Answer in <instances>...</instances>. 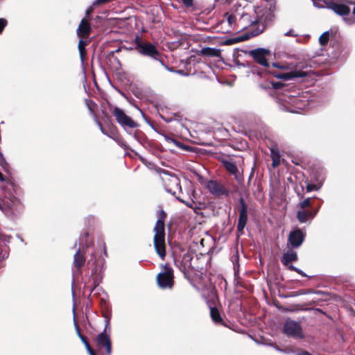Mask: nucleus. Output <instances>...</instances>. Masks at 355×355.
<instances>
[{
  "instance_id": "nucleus-1",
  "label": "nucleus",
  "mask_w": 355,
  "mask_h": 355,
  "mask_svg": "<svg viewBox=\"0 0 355 355\" xmlns=\"http://www.w3.org/2000/svg\"><path fill=\"white\" fill-rule=\"evenodd\" d=\"M268 2V6H259L254 8V20L259 25V30L255 35L261 33L268 21H270L274 17L275 10V3L273 0H266Z\"/></svg>"
},
{
  "instance_id": "nucleus-2",
  "label": "nucleus",
  "mask_w": 355,
  "mask_h": 355,
  "mask_svg": "<svg viewBox=\"0 0 355 355\" xmlns=\"http://www.w3.org/2000/svg\"><path fill=\"white\" fill-rule=\"evenodd\" d=\"M154 246L156 252L162 259H164L166 255L165 250V233L164 223L162 219L157 220L154 227Z\"/></svg>"
},
{
  "instance_id": "nucleus-3",
  "label": "nucleus",
  "mask_w": 355,
  "mask_h": 355,
  "mask_svg": "<svg viewBox=\"0 0 355 355\" xmlns=\"http://www.w3.org/2000/svg\"><path fill=\"white\" fill-rule=\"evenodd\" d=\"M325 5L336 14L343 16L347 24H352L355 22V7L353 9V13L350 14V8L346 5L335 2H325Z\"/></svg>"
},
{
  "instance_id": "nucleus-4",
  "label": "nucleus",
  "mask_w": 355,
  "mask_h": 355,
  "mask_svg": "<svg viewBox=\"0 0 355 355\" xmlns=\"http://www.w3.org/2000/svg\"><path fill=\"white\" fill-rule=\"evenodd\" d=\"M237 15L239 17L237 24V31L244 30L252 25L257 24L254 17H251L241 6L237 7Z\"/></svg>"
},
{
  "instance_id": "nucleus-5",
  "label": "nucleus",
  "mask_w": 355,
  "mask_h": 355,
  "mask_svg": "<svg viewBox=\"0 0 355 355\" xmlns=\"http://www.w3.org/2000/svg\"><path fill=\"white\" fill-rule=\"evenodd\" d=\"M112 114L117 123L122 127H128L130 128L137 127V123L128 116L123 110L115 107L112 110Z\"/></svg>"
},
{
  "instance_id": "nucleus-6",
  "label": "nucleus",
  "mask_w": 355,
  "mask_h": 355,
  "mask_svg": "<svg viewBox=\"0 0 355 355\" xmlns=\"http://www.w3.org/2000/svg\"><path fill=\"white\" fill-rule=\"evenodd\" d=\"M162 179L167 192L176 195L178 192L181 191L180 180L177 176L166 174Z\"/></svg>"
},
{
  "instance_id": "nucleus-7",
  "label": "nucleus",
  "mask_w": 355,
  "mask_h": 355,
  "mask_svg": "<svg viewBox=\"0 0 355 355\" xmlns=\"http://www.w3.org/2000/svg\"><path fill=\"white\" fill-rule=\"evenodd\" d=\"M284 332L288 336L294 338H302L303 336L302 329L300 324L291 320H286L284 326Z\"/></svg>"
},
{
  "instance_id": "nucleus-8",
  "label": "nucleus",
  "mask_w": 355,
  "mask_h": 355,
  "mask_svg": "<svg viewBox=\"0 0 355 355\" xmlns=\"http://www.w3.org/2000/svg\"><path fill=\"white\" fill-rule=\"evenodd\" d=\"M136 49L142 55L150 56L154 59H157L159 51L156 47L150 43H143L137 40Z\"/></svg>"
},
{
  "instance_id": "nucleus-9",
  "label": "nucleus",
  "mask_w": 355,
  "mask_h": 355,
  "mask_svg": "<svg viewBox=\"0 0 355 355\" xmlns=\"http://www.w3.org/2000/svg\"><path fill=\"white\" fill-rule=\"evenodd\" d=\"M249 54L257 63L264 67H268V58L270 56V50L263 48H258L250 51Z\"/></svg>"
},
{
  "instance_id": "nucleus-10",
  "label": "nucleus",
  "mask_w": 355,
  "mask_h": 355,
  "mask_svg": "<svg viewBox=\"0 0 355 355\" xmlns=\"http://www.w3.org/2000/svg\"><path fill=\"white\" fill-rule=\"evenodd\" d=\"M173 270L171 268H166L165 270L157 275V281L158 285L162 288H171L173 284Z\"/></svg>"
},
{
  "instance_id": "nucleus-11",
  "label": "nucleus",
  "mask_w": 355,
  "mask_h": 355,
  "mask_svg": "<svg viewBox=\"0 0 355 355\" xmlns=\"http://www.w3.org/2000/svg\"><path fill=\"white\" fill-rule=\"evenodd\" d=\"M225 19L223 23H227L228 25L227 31L231 32L232 31H237V22L239 17L237 15V7L232 8L229 12H227L224 15Z\"/></svg>"
},
{
  "instance_id": "nucleus-12",
  "label": "nucleus",
  "mask_w": 355,
  "mask_h": 355,
  "mask_svg": "<svg viewBox=\"0 0 355 355\" xmlns=\"http://www.w3.org/2000/svg\"><path fill=\"white\" fill-rule=\"evenodd\" d=\"M304 235L300 230L291 232L288 236V245L293 248H299L304 241Z\"/></svg>"
},
{
  "instance_id": "nucleus-13",
  "label": "nucleus",
  "mask_w": 355,
  "mask_h": 355,
  "mask_svg": "<svg viewBox=\"0 0 355 355\" xmlns=\"http://www.w3.org/2000/svg\"><path fill=\"white\" fill-rule=\"evenodd\" d=\"M271 73H272L275 77L284 80H291L294 78H302L306 76V73L305 71H302L300 70H295L290 72H283V73H275L272 71H270Z\"/></svg>"
},
{
  "instance_id": "nucleus-14",
  "label": "nucleus",
  "mask_w": 355,
  "mask_h": 355,
  "mask_svg": "<svg viewBox=\"0 0 355 355\" xmlns=\"http://www.w3.org/2000/svg\"><path fill=\"white\" fill-rule=\"evenodd\" d=\"M97 345L99 347H105L107 354L111 353V342L108 335L104 331L101 333L96 338Z\"/></svg>"
},
{
  "instance_id": "nucleus-15",
  "label": "nucleus",
  "mask_w": 355,
  "mask_h": 355,
  "mask_svg": "<svg viewBox=\"0 0 355 355\" xmlns=\"http://www.w3.org/2000/svg\"><path fill=\"white\" fill-rule=\"evenodd\" d=\"M91 32L89 22L86 19H83L77 29V35L80 38H87Z\"/></svg>"
},
{
  "instance_id": "nucleus-16",
  "label": "nucleus",
  "mask_w": 355,
  "mask_h": 355,
  "mask_svg": "<svg viewBox=\"0 0 355 355\" xmlns=\"http://www.w3.org/2000/svg\"><path fill=\"white\" fill-rule=\"evenodd\" d=\"M207 188L211 193L217 196H220L225 193L224 187L216 181H209L207 183Z\"/></svg>"
},
{
  "instance_id": "nucleus-17",
  "label": "nucleus",
  "mask_w": 355,
  "mask_h": 355,
  "mask_svg": "<svg viewBox=\"0 0 355 355\" xmlns=\"http://www.w3.org/2000/svg\"><path fill=\"white\" fill-rule=\"evenodd\" d=\"M297 260V252L291 249L288 250L281 259L282 263L285 266H289L291 262Z\"/></svg>"
},
{
  "instance_id": "nucleus-18",
  "label": "nucleus",
  "mask_w": 355,
  "mask_h": 355,
  "mask_svg": "<svg viewBox=\"0 0 355 355\" xmlns=\"http://www.w3.org/2000/svg\"><path fill=\"white\" fill-rule=\"evenodd\" d=\"M248 220V211L245 207H242L240 210V214L238 221L237 230L239 232H242Z\"/></svg>"
},
{
  "instance_id": "nucleus-19",
  "label": "nucleus",
  "mask_w": 355,
  "mask_h": 355,
  "mask_svg": "<svg viewBox=\"0 0 355 355\" xmlns=\"http://www.w3.org/2000/svg\"><path fill=\"white\" fill-rule=\"evenodd\" d=\"M200 54L204 56L211 58H220L221 55L220 51L219 49L210 47L202 48L200 51Z\"/></svg>"
},
{
  "instance_id": "nucleus-20",
  "label": "nucleus",
  "mask_w": 355,
  "mask_h": 355,
  "mask_svg": "<svg viewBox=\"0 0 355 355\" xmlns=\"http://www.w3.org/2000/svg\"><path fill=\"white\" fill-rule=\"evenodd\" d=\"M85 258L83 255L80 254V250H78L73 257V264L78 268H80L85 263Z\"/></svg>"
},
{
  "instance_id": "nucleus-21",
  "label": "nucleus",
  "mask_w": 355,
  "mask_h": 355,
  "mask_svg": "<svg viewBox=\"0 0 355 355\" xmlns=\"http://www.w3.org/2000/svg\"><path fill=\"white\" fill-rule=\"evenodd\" d=\"M315 214H312L309 211H297V218L301 223H305L309 217L313 218Z\"/></svg>"
},
{
  "instance_id": "nucleus-22",
  "label": "nucleus",
  "mask_w": 355,
  "mask_h": 355,
  "mask_svg": "<svg viewBox=\"0 0 355 355\" xmlns=\"http://www.w3.org/2000/svg\"><path fill=\"white\" fill-rule=\"evenodd\" d=\"M210 315H211V317L214 322L218 323L222 321V318L220 317V313L217 309L211 307L210 309Z\"/></svg>"
},
{
  "instance_id": "nucleus-23",
  "label": "nucleus",
  "mask_w": 355,
  "mask_h": 355,
  "mask_svg": "<svg viewBox=\"0 0 355 355\" xmlns=\"http://www.w3.org/2000/svg\"><path fill=\"white\" fill-rule=\"evenodd\" d=\"M87 45V42L83 40V38H80L78 42V51L80 53V57L81 60L83 62L84 57L85 54V46Z\"/></svg>"
},
{
  "instance_id": "nucleus-24",
  "label": "nucleus",
  "mask_w": 355,
  "mask_h": 355,
  "mask_svg": "<svg viewBox=\"0 0 355 355\" xmlns=\"http://www.w3.org/2000/svg\"><path fill=\"white\" fill-rule=\"evenodd\" d=\"M224 165L225 168L232 174H235L237 171L236 166L232 162H225Z\"/></svg>"
},
{
  "instance_id": "nucleus-25",
  "label": "nucleus",
  "mask_w": 355,
  "mask_h": 355,
  "mask_svg": "<svg viewBox=\"0 0 355 355\" xmlns=\"http://www.w3.org/2000/svg\"><path fill=\"white\" fill-rule=\"evenodd\" d=\"M272 166L273 167H276L280 164V156L279 155L272 150Z\"/></svg>"
},
{
  "instance_id": "nucleus-26",
  "label": "nucleus",
  "mask_w": 355,
  "mask_h": 355,
  "mask_svg": "<svg viewBox=\"0 0 355 355\" xmlns=\"http://www.w3.org/2000/svg\"><path fill=\"white\" fill-rule=\"evenodd\" d=\"M329 40V33L325 32L322 33L319 37V42L322 45H324L327 43Z\"/></svg>"
},
{
  "instance_id": "nucleus-27",
  "label": "nucleus",
  "mask_w": 355,
  "mask_h": 355,
  "mask_svg": "<svg viewBox=\"0 0 355 355\" xmlns=\"http://www.w3.org/2000/svg\"><path fill=\"white\" fill-rule=\"evenodd\" d=\"M272 66L275 68L283 69V70H288L291 69L290 65L284 63H272Z\"/></svg>"
},
{
  "instance_id": "nucleus-28",
  "label": "nucleus",
  "mask_w": 355,
  "mask_h": 355,
  "mask_svg": "<svg viewBox=\"0 0 355 355\" xmlns=\"http://www.w3.org/2000/svg\"><path fill=\"white\" fill-rule=\"evenodd\" d=\"M77 329V332H78V336L80 337V338L81 339V340L83 341V343H84L85 346V348L87 350H88L89 349L91 348L90 345H89V343H87V341L86 340L84 336H83L81 335V334L80 333V331H78V327L76 328Z\"/></svg>"
},
{
  "instance_id": "nucleus-29",
  "label": "nucleus",
  "mask_w": 355,
  "mask_h": 355,
  "mask_svg": "<svg viewBox=\"0 0 355 355\" xmlns=\"http://www.w3.org/2000/svg\"><path fill=\"white\" fill-rule=\"evenodd\" d=\"M164 139H165L166 141H167L168 143L174 144L177 146H180L179 142L172 137H170L168 136H164Z\"/></svg>"
},
{
  "instance_id": "nucleus-30",
  "label": "nucleus",
  "mask_w": 355,
  "mask_h": 355,
  "mask_svg": "<svg viewBox=\"0 0 355 355\" xmlns=\"http://www.w3.org/2000/svg\"><path fill=\"white\" fill-rule=\"evenodd\" d=\"M310 205H311L310 198H306L300 203V207L302 209H304L305 207H306L307 206H309Z\"/></svg>"
},
{
  "instance_id": "nucleus-31",
  "label": "nucleus",
  "mask_w": 355,
  "mask_h": 355,
  "mask_svg": "<svg viewBox=\"0 0 355 355\" xmlns=\"http://www.w3.org/2000/svg\"><path fill=\"white\" fill-rule=\"evenodd\" d=\"M288 268H289L290 270L296 271L297 273L302 275V276H306L305 274H304L303 272L301 270L297 268L296 267H295L293 265L288 266Z\"/></svg>"
},
{
  "instance_id": "nucleus-32",
  "label": "nucleus",
  "mask_w": 355,
  "mask_h": 355,
  "mask_svg": "<svg viewBox=\"0 0 355 355\" xmlns=\"http://www.w3.org/2000/svg\"><path fill=\"white\" fill-rule=\"evenodd\" d=\"M7 24V21L4 19H0V33L3 31V28Z\"/></svg>"
},
{
  "instance_id": "nucleus-33",
  "label": "nucleus",
  "mask_w": 355,
  "mask_h": 355,
  "mask_svg": "<svg viewBox=\"0 0 355 355\" xmlns=\"http://www.w3.org/2000/svg\"><path fill=\"white\" fill-rule=\"evenodd\" d=\"M319 188L315 184H308L306 186V191L308 192L312 191L313 190H318Z\"/></svg>"
},
{
  "instance_id": "nucleus-34",
  "label": "nucleus",
  "mask_w": 355,
  "mask_h": 355,
  "mask_svg": "<svg viewBox=\"0 0 355 355\" xmlns=\"http://www.w3.org/2000/svg\"><path fill=\"white\" fill-rule=\"evenodd\" d=\"M111 0H96V1L93 3V6H96L97 5L103 4L110 1Z\"/></svg>"
},
{
  "instance_id": "nucleus-35",
  "label": "nucleus",
  "mask_w": 355,
  "mask_h": 355,
  "mask_svg": "<svg viewBox=\"0 0 355 355\" xmlns=\"http://www.w3.org/2000/svg\"><path fill=\"white\" fill-rule=\"evenodd\" d=\"M0 210L3 212H6V208L4 207V202L3 200L0 198Z\"/></svg>"
},
{
  "instance_id": "nucleus-36",
  "label": "nucleus",
  "mask_w": 355,
  "mask_h": 355,
  "mask_svg": "<svg viewBox=\"0 0 355 355\" xmlns=\"http://www.w3.org/2000/svg\"><path fill=\"white\" fill-rule=\"evenodd\" d=\"M182 1L187 6H191L193 4V0H182Z\"/></svg>"
},
{
  "instance_id": "nucleus-37",
  "label": "nucleus",
  "mask_w": 355,
  "mask_h": 355,
  "mask_svg": "<svg viewBox=\"0 0 355 355\" xmlns=\"http://www.w3.org/2000/svg\"><path fill=\"white\" fill-rule=\"evenodd\" d=\"M93 7H94V6H91L89 8H88V9L87 10V11H86V15H87V16H89V15L90 12H91L92 11V10H93Z\"/></svg>"
},
{
  "instance_id": "nucleus-38",
  "label": "nucleus",
  "mask_w": 355,
  "mask_h": 355,
  "mask_svg": "<svg viewBox=\"0 0 355 355\" xmlns=\"http://www.w3.org/2000/svg\"><path fill=\"white\" fill-rule=\"evenodd\" d=\"M178 199L180 201H181V202H182L185 203L188 207H192V205H191V203H189V202H184V200H181V199H180V198H178Z\"/></svg>"
},
{
  "instance_id": "nucleus-39",
  "label": "nucleus",
  "mask_w": 355,
  "mask_h": 355,
  "mask_svg": "<svg viewBox=\"0 0 355 355\" xmlns=\"http://www.w3.org/2000/svg\"><path fill=\"white\" fill-rule=\"evenodd\" d=\"M0 157L1 158L3 164H6V162L4 157H3V154L1 152H0Z\"/></svg>"
},
{
  "instance_id": "nucleus-40",
  "label": "nucleus",
  "mask_w": 355,
  "mask_h": 355,
  "mask_svg": "<svg viewBox=\"0 0 355 355\" xmlns=\"http://www.w3.org/2000/svg\"><path fill=\"white\" fill-rule=\"evenodd\" d=\"M87 352L89 354V355H95L94 351L92 350V348L89 349L88 350H87Z\"/></svg>"
},
{
  "instance_id": "nucleus-41",
  "label": "nucleus",
  "mask_w": 355,
  "mask_h": 355,
  "mask_svg": "<svg viewBox=\"0 0 355 355\" xmlns=\"http://www.w3.org/2000/svg\"><path fill=\"white\" fill-rule=\"evenodd\" d=\"M4 181H5L4 176H3V175L0 172V182H4Z\"/></svg>"
},
{
  "instance_id": "nucleus-42",
  "label": "nucleus",
  "mask_w": 355,
  "mask_h": 355,
  "mask_svg": "<svg viewBox=\"0 0 355 355\" xmlns=\"http://www.w3.org/2000/svg\"><path fill=\"white\" fill-rule=\"evenodd\" d=\"M286 35H293V34L291 33V31H289V32H287L286 33H285Z\"/></svg>"
},
{
  "instance_id": "nucleus-43",
  "label": "nucleus",
  "mask_w": 355,
  "mask_h": 355,
  "mask_svg": "<svg viewBox=\"0 0 355 355\" xmlns=\"http://www.w3.org/2000/svg\"><path fill=\"white\" fill-rule=\"evenodd\" d=\"M315 5L318 7H323L322 6L317 5L316 3H315Z\"/></svg>"
},
{
  "instance_id": "nucleus-44",
  "label": "nucleus",
  "mask_w": 355,
  "mask_h": 355,
  "mask_svg": "<svg viewBox=\"0 0 355 355\" xmlns=\"http://www.w3.org/2000/svg\"><path fill=\"white\" fill-rule=\"evenodd\" d=\"M162 214L164 216H165V214L164 212L162 211Z\"/></svg>"
},
{
  "instance_id": "nucleus-45",
  "label": "nucleus",
  "mask_w": 355,
  "mask_h": 355,
  "mask_svg": "<svg viewBox=\"0 0 355 355\" xmlns=\"http://www.w3.org/2000/svg\"><path fill=\"white\" fill-rule=\"evenodd\" d=\"M98 125H99L101 129L102 130L101 124L98 123Z\"/></svg>"
}]
</instances>
